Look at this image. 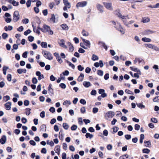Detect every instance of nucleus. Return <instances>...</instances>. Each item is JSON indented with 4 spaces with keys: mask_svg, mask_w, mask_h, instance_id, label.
<instances>
[{
    "mask_svg": "<svg viewBox=\"0 0 159 159\" xmlns=\"http://www.w3.org/2000/svg\"><path fill=\"white\" fill-rule=\"evenodd\" d=\"M116 28L122 34H124L125 33V30H124L119 23H117V25L116 26Z\"/></svg>",
    "mask_w": 159,
    "mask_h": 159,
    "instance_id": "obj_6",
    "label": "nucleus"
},
{
    "mask_svg": "<svg viewBox=\"0 0 159 159\" xmlns=\"http://www.w3.org/2000/svg\"><path fill=\"white\" fill-rule=\"evenodd\" d=\"M55 5V4L53 2H52L49 3V6L51 9H52Z\"/></svg>",
    "mask_w": 159,
    "mask_h": 159,
    "instance_id": "obj_48",
    "label": "nucleus"
},
{
    "mask_svg": "<svg viewBox=\"0 0 159 159\" xmlns=\"http://www.w3.org/2000/svg\"><path fill=\"white\" fill-rule=\"evenodd\" d=\"M55 152L59 155L60 153V147L58 145L56 146L54 149Z\"/></svg>",
    "mask_w": 159,
    "mask_h": 159,
    "instance_id": "obj_21",
    "label": "nucleus"
},
{
    "mask_svg": "<svg viewBox=\"0 0 159 159\" xmlns=\"http://www.w3.org/2000/svg\"><path fill=\"white\" fill-rule=\"evenodd\" d=\"M26 70L25 69H19L17 70V72L20 74H21L22 73H25Z\"/></svg>",
    "mask_w": 159,
    "mask_h": 159,
    "instance_id": "obj_30",
    "label": "nucleus"
},
{
    "mask_svg": "<svg viewBox=\"0 0 159 159\" xmlns=\"http://www.w3.org/2000/svg\"><path fill=\"white\" fill-rule=\"evenodd\" d=\"M71 103L70 101L69 100H66L65 101L63 102V105H65L67 107H68L69 105H70L71 104Z\"/></svg>",
    "mask_w": 159,
    "mask_h": 159,
    "instance_id": "obj_28",
    "label": "nucleus"
},
{
    "mask_svg": "<svg viewBox=\"0 0 159 159\" xmlns=\"http://www.w3.org/2000/svg\"><path fill=\"white\" fill-rule=\"evenodd\" d=\"M98 111V109L97 107H94L93 109V112L94 113H97Z\"/></svg>",
    "mask_w": 159,
    "mask_h": 159,
    "instance_id": "obj_52",
    "label": "nucleus"
},
{
    "mask_svg": "<svg viewBox=\"0 0 159 159\" xmlns=\"http://www.w3.org/2000/svg\"><path fill=\"white\" fill-rule=\"evenodd\" d=\"M129 157V156L127 154L123 155L120 157V159H128Z\"/></svg>",
    "mask_w": 159,
    "mask_h": 159,
    "instance_id": "obj_27",
    "label": "nucleus"
},
{
    "mask_svg": "<svg viewBox=\"0 0 159 159\" xmlns=\"http://www.w3.org/2000/svg\"><path fill=\"white\" fill-rule=\"evenodd\" d=\"M109 77V75L108 73H106L104 75V78L105 80H107Z\"/></svg>",
    "mask_w": 159,
    "mask_h": 159,
    "instance_id": "obj_64",
    "label": "nucleus"
},
{
    "mask_svg": "<svg viewBox=\"0 0 159 159\" xmlns=\"http://www.w3.org/2000/svg\"><path fill=\"white\" fill-rule=\"evenodd\" d=\"M2 10L4 11H7L9 10V8L5 6H2Z\"/></svg>",
    "mask_w": 159,
    "mask_h": 159,
    "instance_id": "obj_60",
    "label": "nucleus"
},
{
    "mask_svg": "<svg viewBox=\"0 0 159 159\" xmlns=\"http://www.w3.org/2000/svg\"><path fill=\"white\" fill-rule=\"evenodd\" d=\"M102 4L107 9L111 11L113 10V8L111 3L103 2Z\"/></svg>",
    "mask_w": 159,
    "mask_h": 159,
    "instance_id": "obj_2",
    "label": "nucleus"
},
{
    "mask_svg": "<svg viewBox=\"0 0 159 159\" xmlns=\"http://www.w3.org/2000/svg\"><path fill=\"white\" fill-rule=\"evenodd\" d=\"M62 126L63 128L66 130L68 129L69 128V126L66 123H63L62 125Z\"/></svg>",
    "mask_w": 159,
    "mask_h": 159,
    "instance_id": "obj_31",
    "label": "nucleus"
},
{
    "mask_svg": "<svg viewBox=\"0 0 159 159\" xmlns=\"http://www.w3.org/2000/svg\"><path fill=\"white\" fill-rule=\"evenodd\" d=\"M8 68L7 67L4 66L3 67V73L5 75L6 74V72L7 70L8 69Z\"/></svg>",
    "mask_w": 159,
    "mask_h": 159,
    "instance_id": "obj_45",
    "label": "nucleus"
},
{
    "mask_svg": "<svg viewBox=\"0 0 159 159\" xmlns=\"http://www.w3.org/2000/svg\"><path fill=\"white\" fill-rule=\"evenodd\" d=\"M59 45L61 46L62 47L65 48H67V46L65 44L64 41L63 39H62L60 40Z\"/></svg>",
    "mask_w": 159,
    "mask_h": 159,
    "instance_id": "obj_20",
    "label": "nucleus"
},
{
    "mask_svg": "<svg viewBox=\"0 0 159 159\" xmlns=\"http://www.w3.org/2000/svg\"><path fill=\"white\" fill-rule=\"evenodd\" d=\"M47 144H48L50 145L51 146H53L54 145V143L52 141H47Z\"/></svg>",
    "mask_w": 159,
    "mask_h": 159,
    "instance_id": "obj_58",
    "label": "nucleus"
},
{
    "mask_svg": "<svg viewBox=\"0 0 159 159\" xmlns=\"http://www.w3.org/2000/svg\"><path fill=\"white\" fill-rule=\"evenodd\" d=\"M87 2L86 1L80 2L77 4L76 7L78 8L79 7H84L87 5Z\"/></svg>",
    "mask_w": 159,
    "mask_h": 159,
    "instance_id": "obj_7",
    "label": "nucleus"
},
{
    "mask_svg": "<svg viewBox=\"0 0 159 159\" xmlns=\"http://www.w3.org/2000/svg\"><path fill=\"white\" fill-rule=\"evenodd\" d=\"M125 92L126 93H127L130 94H133V93L129 89H126L125 90Z\"/></svg>",
    "mask_w": 159,
    "mask_h": 159,
    "instance_id": "obj_54",
    "label": "nucleus"
},
{
    "mask_svg": "<svg viewBox=\"0 0 159 159\" xmlns=\"http://www.w3.org/2000/svg\"><path fill=\"white\" fill-rule=\"evenodd\" d=\"M7 139L5 135H3L2 136L1 138L0 139V142L2 144H3L6 142Z\"/></svg>",
    "mask_w": 159,
    "mask_h": 159,
    "instance_id": "obj_12",
    "label": "nucleus"
},
{
    "mask_svg": "<svg viewBox=\"0 0 159 159\" xmlns=\"http://www.w3.org/2000/svg\"><path fill=\"white\" fill-rule=\"evenodd\" d=\"M67 44L69 47V51L72 52L74 50V48L71 43L69 42H67Z\"/></svg>",
    "mask_w": 159,
    "mask_h": 159,
    "instance_id": "obj_19",
    "label": "nucleus"
},
{
    "mask_svg": "<svg viewBox=\"0 0 159 159\" xmlns=\"http://www.w3.org/2000/svg\"><path fill=\"white\" fill-rule=\"evenodd\" d=\"M83 85L86 88H88L91 86L90 82L87 81H84L83 82Z\"/></svg>",
    "mask_w": 159,
    "mask_h": 159,
    "instance_id": "obj_17",
    "label": "nucleus"
},
{
    "mask_svg": "<svg viewBox=\"0 0 159 159\" xmlns=\"http://www.w3.org/2000/svg\"><path fill=\"white\" fill-rule=\"evenodd\" d=\"M20 19L19 14L18 11H15L13 14V20L14 22L17 21Z\"/></svg>",
    "mask_w": 159,
    "mask_h": 159,
    "instance_id": "obj_4",
    "label": "nucleus"
},
{
    "mask_svg": "<svg viewBox=\"0 0 159 159\" xmlns=\"http://www.w3.org/2000/svg\"><path fill=\"white\" fill-rule=\"evenodd\" d=\"M97 74L98 75L102 76L103 75V72L101 70H98Z\"/></svg>",
    "mask_w": 159,
    "mask_h": 159,
    "instance_id": "obj_47",
    "label": "nucleus"
},
{
    "mask_svg": "<svg viewBox=\"0 0 159 159\" xmlns=\"http://www.w3.org/2000/svg\"><path fill=\"white\" fill-rule=\"evenodd\" d=\"M81 34L84 36H87L89 35V33L86 31L84 29L82 30Z\"/></svg>",
    "mask_w": 159,
    "mask_h": 159,
    "instance_id": "obj_26",
    "label": "nucleus"
},
{
    "mask_svg": "<svg viewBox=\"0 0 159 159\" xmlns=\"http://www.w3.org/2000/svg\"><path fill=\"white\" fill-rule=\"evenodd\" d=\"M59 86L63 89H65L66 86L65 84L64 83H61L59 84Z\"/></svg>",
    "mask_w": 159,
    "mask_h": 159,
    "instance_id": "obj_55",
    "label": "nucleus"
},
{
    "mask_svg": "<svg viewBox=\"0 0 159 159\" xmlns=\"http://www.w3.org/2000/svg\"><path fill=\"white\" fill-rule=\"evenodd\" d=\"M48 90L50 94H53V89L52 87H48Z\"/></svg>",
    "mask_w": 159,
    "mask_h": 159,
    "instance_id": "obj_42",
    "label": "nucleus"
},
{
    "mask_svg": "<svg viewBox=\"0 0 159 159\" xmlns=\"http://www.w3.org/2000/svg\"><path fill=\"white\" fill-rule=\"evenodd\" d=\"M134 39L138 43H139L140 41L139 37L137 36H135L134 37Z\"/></svg>",
    "mask_w": 159,
    "mask_h": 159,
    "instance_id": "obj_62",
    "label": "nucleus"
},
{
    "mask_svg": "<svg viewBox=\"0 0 159 159\" xmlns=\"http://www.w3.org/2000/svg\"><path fill=\"white\" fill-rule=\"evenodd\" d=\"M96 7L98 10L100 12L103 13V12L104 7L102 5L100 4L97 3L96 5Z\"/></svg>",
    "mask_w": 159,
    "mask_h": 159,
    "instance_id": "obj_9",
    "label": "nucleus"
},
{
    "mask_svg": "<svg viewBox=\"0 0 159 159\" xmlns=\"http://www.w3.org/2000/svg\"><path fill=\"white\" fill-rule=\"evenodd\" d=\"M140 126L137 124H136L134 125V129L136 130H138L139 129Z\"/></svg>",
    "mask_w": 159,
    "mask_h": 159,
    "instance_id": "obj_51",
    "label": "nucleus"
},
{
    "mask_svg": "<svg viewBox=\"0 0 159 159\" xmlns=\"http://www.w3.org/2000/svg\"><path fill=\"white\" fill-rule=\"evenodd\" d=\"M83 42L84 44L88 47L89 48L90 46V43L89 41L87 40L82 39Z\"/></svg>",
    "mask_w": 159,
    "mask_h": 159,
    "instance_id": "obj_15",
    "label": "nucleus"
},
{
    "mask_svg": "<svg viewBox=\"0 0 159 159\" xmlns=\"http://www.w3.org/2000/svg\"><path fill=\"white\" fill-rule=\"evenodd\" d=\"M42 53L43 56L47 59L49 60H51L53 59L52 55L49 52L46 51H44L42 52Z\"/></svg>",
    "mask_w": 159,
    "mask_h": 159,
    "instance_id": "obj_1",
    "label": "nucleus"
},
{
    "mask_svg": "<svg viewBox=\"0 0 159 159\" xmlns=\"http://www.w3.org/2000/svg\"><path fill=\"white\" fill-rule=\"evenodd\" d=\"M41 131H45L46 130V127L45 125H43L41 126V129H40Z\"/></svg>",
    "mask_w": 159,
    "mask_h": 159,
    "instance_id": "obj_41",
    "label": "nucleus"
},
{
    "mask_svg": "<svg viewBox=\"0 0 159 159\" xmlns=\"http://www.w3.org/2000/svg\"><path fill=\"white\" fill-rule=\"evenodd\" d=\"M5 20L7 23H10L11 21V19L8 17H6L5 18Z\"/></svg>",
    "mask_w": 159,
    "mask_h": 159,
    "instance_id": "obj_53",
    "label": "nucleus"
},
{
    "mask_svg": "<svg viewBox=\"0 0 159 159\" xmlns=\"http://www.w3.org/2000/svg\"><path fill=\"white\" fill-rule=\"evenodd\" d=\"M11 103L10 102H7L5 104V106L6 107V109L7 110H9L11 108Z\"/></svg>",
    "mask_w": 159,
    "mask_h": 159,
    "instance_id": "obj_16",
    "label": "nucleus"
},
{
    "mask_svg": "<svg viewBox=\"0 0 159 159\" xmlns=\"http://www.w3.org/2000/svg\"><path fill=\"white\" fill-rule=\"evenodd\" d=\"M50 27L46 25H44L43 26V28L41 29V30L44 32H46L48 31L49 30H50Z\"/></svg>",
    "mask_w": 159,
    "mask_h": 159,
    "instance_id": "obj_10",
    "label": "nucleus"
},
{
    "mask_svg": "<svg viewBox=\"0 0 159 159\" xmlns=\"http://www.w3.org/2000/svg\"><path fill=\"white\" fill-rule=\"evenodd\" d=\"M85 136L87 138H89L91 139L93 137V135L90 133H87L86 134Z\"/></svg>",
    "mask_w": 159,
    "mask_h": 159,
    "instance_id": "obj_32",
    "label": "nucleus"
},
{
    "mask_svg": "<svg viewBox=\"0 0 159 159\" xmlns=\"http://www.w3.org/2000/svg\"><path fill=\"white\" fill-rule=\"evenodd\" d=\"M130 68L131 70H132L134 72H137V73H139V75H141L140 71V70L139 69L137 68H135L134 67H131Z\"/></svg>",
    "mask_w": 159,
    "mask_h": 159,
    "instance_id": "obj_14",
    "label": "nucleus"
},
{
    "mask_svg": "<svg viewBox=\"0 0 159 159\" xmlns=\"http://www.w3.org/2000/svg\"><path fill=\"white\" fill-rule=\"evenodd\" d=\"M84 74L81 73L78 79V81H82L84 79Z\"/></svg>",
    "mask_w": 159,
    "mask_h": 159,
    "instance_id": "obj_25",
    "label": "nucleus"
},
{
    "mask_svg": "<svg viewBox=\"0 0 159 159\" xmlns=\"http://www.w3.org/2000/svg\"><path fill=\"white\" fill-rule=\"evenodd\" d=\"M155 32L152 30H147L143 31L142 32V34L143 35H147L153 34Z\"/></svg>",
    "mask_w": 159,
    "mask_h": 159,
    "instance_id": "obj_8",
    "label": "nucleus"
},
{
    "mask_svg": "<svg viewBox=\"0 0 159 159\" xmlns=\"http://www.w3.org/2000/svg\"><path fill=\"white\" fill-rule=\"evenodd\" d=\"M77 128V126L75 125H74L71 127L70 128L72 130H75Z\"/></svg>",
    "mask_w": 159,
    "mask_h": 159,
    "instance_id": "obj_50",
    "label": "nucleus"
},
{
    "mask_svg": "<svg viewBox=\"0 0 159 159\" xmlns=\"http://www.w3.org/2000/svg\"><path fill=\"white\" fill-rule=\"evenodd\" d=\"M8 35L6 33H3L2 34V37L4 39H5L8 37Z\"/></svg>",
    "mask_w": 159,
    "mask_h": 159,
    "instance_id": "obj_57",
    "label": "nucleus"
},
{
    "mask_svg": "<svg viewBox=\"0 0 159 159\" xmlns=\"http://www.w3.org/2000/svg\"><path fill=\"white\" fill-rule=\"evenodd\" d=\"M100 43H102V46H103L104 48L106 50H107V46L105 45V43H104L103 42H99V44H100Z\"/></svg>",
    "mask_w": 159,
    "mask_h": 159,
    "instance_id": "obj_56",
    "label": "nucleus"
},
{
    "mask_svg": "<svg viewBox=\"0 0 159 159\" xmlns=\"http://www.w3.org/2000/svg\"><path fill=\"white\" fill-rule=\"evenodd\" d=\"M115 115V113L112 111H108L105 113V118L108 120V118L113 117Z\"/></svg>",
    "mask_w": 159,
    "mask_h": 159,
    "instance_id": "obj_3",
    "label": "nucleus"
},
{
    "mask_svg": "<svg viewBox=\"0 0 159 159\" xmlns=\"http://www.w3.org/2000/svg\"><path fill=\"white\" fill-rule=\"evenodd\" d=\"M137 105L139 108L141 109L144 108L145 107L144 105H143L141 103H137Z\"/></svg>",
    "mask_w": 159,
    "mask_h": 159,
    "instance_id": "obj_36",
    "label": "nucleus"
},
{
    "mask_svg": "<svg viewBox=\"0 0 159 159\" xmlns=\"http://www.w3.org/2000/svg\"><path fill=\"white\" fill-rule=\"evenodd\" d=\"M96 93V91L94 89L92 90L90 93L92 95H95Z\"/></svg>",
    "mask_w": 159,
    "mask_h": 159,
    "instance_id": "obj_61",
    "label": "nucleus"
},
{
    "mask_svg": "<svg viewBox=\"0 0 159 159\" xmlns=\"http://www.w3.org/2000/svg\"><path fill=\"white\" fill-rule=\"evenodd\" d=\"M145 46L149 48L154 49V50L159 52V48L153 44L148 43L145 44Z\"/></svg>",
    "mask_w": 159,
    "mask_h": 159,
    "instance_id": "obj_5",
    "label": "nucleus"
},
{
    "mask_svg": "<svg viewBox=\"0 0 159 159\" xmlns=\"http://www.w3.org/2000/svg\"><path fill=\"white\" fill-rule=\"evenodd\" d=\"M150 21V19L148 17H143L142 19V22L146 23Z\"/></svg>",
    "mask_w": 159,
    "mask_h": 159,
    "instance_id": "obj_22",
    "label": "nucleus"
},
{
    "mask_svg": "<svg viewBox=\"0 0 159 159\" xmlns=\"http://www.w3.org/2000/svg\"><path fill=\"white\" fill-rule=\"evenodd\" d=\"M41 45L42 48H46L47 47V43L45 42H43L41 43Z\"/></svg>",
    "mask_w": 159,
    "mask_h": 159,
    "instance_id": "obj_34",
    "label": "nucleus"
},
{
    "mask_svg": "<svg viewBox=\"0 0 159 159\" xmlns=\"http://www.w3.org/2000/svg\"><path fill=\"white\" fill-rule=\"evenodd\" d=\"M61 27L64 30H68L69 28L66 24H63L61 25Z\"/></svg>",
    "mask_w": 159,
    "mask_h": 159,
    "instance_id": "obj_29",
    "label": "nucleus"
},
{
    "mask_svg": "<svg viewBox=\"0 0 159 159\" xmlns=\"http://www.w3.org/2000/svg\"><path fill=\"white\" fill-rule=\"evenodd\" d=\"M10 97L9 96L7 95L5 96H4L3 97V100H4L5 102H6L8 100H10Z\"/></svg>",
    "mask_w": 159,
    "mask_h": 159,
    "instance_id": "obj_40",
    "label": "nucleus"
},
{
    "mask_svg": "<svg viewBox=\"0 0 159 159\" xmlns=\"http://www.w3.org/2000/svg\"><path fill=\"white\" fill-rule=\"evenodd\" d=\"M40 5V2L38 1L37 2V7H34V11L37 13H38L39 12V7Z\"/></svg>",
    "mask_w": 159,
    "mask_h": 159,
    "instance_id": "obj_13",
    "label": "nucleus"
},
{
    "mask_svg": "<svg viewBox=\"0 0 159 159\" xmlns=\"http://www.w3.org/2000/svg\"><path fill=\"white\" fill-rule=\"evenodd\" d=\"M153 101L154 102H159V96L155 97L153 99Z\"/></svg>",
    "mask_w": 159,
    "mask_h": 159,
    "instance_id": "obj_35",
    "label": "nucleus"
},
{
    "mask_svg": "<svg viewBox=\"0 0 159 159\" xmlns=\"http://www.w3.org/2000/svg\"><path fill=\"white\" fill-rule=\"evenodd\" d=\"M22 21L23 24H26L29 23V20L28 19L25 18L22 20Z\"/></svg>",
    "mask_w": 159,
    "mask_h": 159,
    "instance_id": "obj_38",
    "label": "nucleus"
},
{
    "mask_svg": "<svg viewBox=\"0 0 159 159\" xmlns=\"http://www.w3.org/2000/svg\"><path fill=\"white\" fill-rule=\"evenodd\" d=\"M151 121L152 122L157 123V119L155 118H151Z\"/></svg>",
    "mask_w": 159,
    "mask_h": 159,
    "instance_id": "obj_63",
    "label": "nucleus"
},
{
    "mask_svg": "<svg viewBox=\"0 0 159 159\" xmlns=\"http://www.w3.org/2000/svg\"><path fill=\"white\" fill-rule=\"evenodd\" d=\"M150 150L147 148H144L143 150V153H149L150 152Z\"/></svg>",
    "mask_w": 159,
    "mask_h": 159,
    "instance_id": "obj_43",
    "label": "nucleus"
},
{
    "mask_svg": "<svg viewBox=\"0 0 159 159\" xmlns=\"http://www.w3.org/2000/svg\"><path fill=\"white\" fill-rule=\"evenodd\" d=\"M142 40L143 41L146 43L150 42L151 41L150 39L146 37L143 38L142 39Z\"/></svg>",
    "mask_w": 159,
    "mask_h": 159,
    "instance_id": "obj_23",
    "label": "nucleus"
},
{
    "mask_svg": "<svg viewBox=\"0 0 159 159\" xmlns=\"http://www.w3.org/2000/svg\"><path fill=\"white\" fill-rule=\"evenodd\" d=\"M7 79L9 81H11V74H8L7 76Z\"/></svg>",
    "mask_w": 159,
    "mask_h": 159,
    "instance_id": "obj_59",
    "label": "nucleus"
},
{
    "mask_svg": "<svg viewBox=\"0 0 159 159\" xmlns=\"http://www.w3.org/2000/svg\"><path fill=\"white\" fill-rule=\"evenodd\" d=\"M94 66L96 67H98L99 66L102 67L103 66V64L102 62V60H100L99 61V62L95 63Z\"/></svg>",
    "mask_w": 159,
    "mask_h": 159,
    "instance_id": "obj_11",
    "label": "nucleus"
},
{
    "mask_svg": "<svg viewBox=\"0 0 159 159\" xmlns=\"http://www.w3.org/2000/svg\"><path fill=\"white\" fill-rule=\"evenodd\" d=\"M92 59L93 61H95L98 59V57L95 54H93L92 57Z\"/></svg>",
    "mask_w": 159,
    "mask_h": 159,
    "instance_id": "obj_33",
    "label": "nucleus"
},
{
    "mask_svg": "<svg viewBox=\"0 0 159 159\" xmlns=\"http://www.w3.org/2000/svg\"><path fill=\"white\" fill-rule=\"evenodd\" d=\"M114 14L120 17L121 16V14L120 13V10L119 9H117L114 11Z\"/></svg>",
    "mask_w": 159,
    "mask_h": 159,
    "instance_id": "obj_24",
    "label": "nucleus"
},
{
    "mask_svg": "<svg viewBox=\"0 0 159 159\" xmlns=\"http://www.w3.org/2000/svg\"><path fill=\"white\" fill-rule=\"evenodd\" d=\"M144 143L145 144V146L146 147H149L150 145V142L149 141H145L144 142Z\"/></svg>",
    "mask_w": 159,
    "mask_h": 159,
    "instance_id": "obj_39",
    "label": "nucleus"
},
{
    "mask_svg": "<svg viewBox=\"0 0 159 159\" xmlns=\"http://www.w3.org/2000/svg\"><path fill=\"white\" fill-rule=\"evenodd\" d=\"M63 2L65 6L67 7L68 8H70L71 7V6L70 3L68 2V0H63Z\"/></svg>",
    "mask_w": 159,
    "mask_h": 159,
    "instance_id": "obj_18",
    "label": "nucleus"
},
{
    "mask_svg": "<svg viewBox=\"0 0 159 159\" xmlns=\"http://www.w3.org/2000/svg\"><path fill=\"white\" fill-rule=\"evenodd\" d=\"M120 18H122V19H129V18L128 17V15H127L126 16H122L121 14V16L120 17Z\"/></svg>",
    "mask_w": 159,
    "mask_h": 159,
    "instance_id": "obj_46",
    "label": "nucleus"
},
{
    "mask_svg": "<svg viewBox=\"0 0 159 159\" xmlns=\"http://www.w3.org/2000/svg\"><path fill=\"white\" fill-rule=\"evenodd\" d=\"M12 4L15 6H18L19 5V2L13 0L12 1Z\"/></svg>",
    "mask_w": 159,
    "mask_h": 159,
    "instance_id": "obj_37",
    "label": "nucleus"
},
{
    "mask_svg": "<svg viewBox=\"0 0 159 159\" xmlns=\"http://www.w3.org/2000/svg\"><path fill=\"white\" fill-rule=\"evenodd\" d=\"M119 128L118 127H114L113 128V131L112 132L113 134H115L118 130Z\"/></svg>",
    "mask_w": 159,
    "mask_h": 159,
    "instance_id": "obj_44",
    "label": "nucleus"
},
{
    "mask_svg": "<svg viewBox=\"0 0 159 159\" xmlns=\"http://www.w3.org/2000/svg\"><path fill=\"white\" fill-rule=\"evenodd\" d=\"M31 32V31L29 29L28 30L25 31L24 34L25 35H27L29 34H30Z\"/></svg>",
    "mask_w": 159,
    "mask_h": 159,
    "instance_id": "obj_49",
    "label": "nucleus"
}]
</instances>
